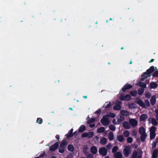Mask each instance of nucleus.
<instances>
[{"label": "nucleus", "mask_w": 158, "mask_h": 158, "mask_svg": "<svg viewBox=\"0 0 158 158\" xmlns=\"http://www.w3.org/2000/svg\"><path fill=\"white\" fill-rule=\"evenodd\" d=\"M101 123L104 126H106L108 125L110 123V121L108 118V115H104L102 118L101 119Z\"/></svg>", "instance_id": "f257e3e1"}, {"label": "nucleus", "mask_w": 158, "mask_h": 158, "mask_svg": "<svg viewBox=\"0 0 158 158\" xmlns=\"http://www.w3.org/2000/svg\"><path fill=\"white\" fill-rule=\"evenodd\" d=\"M135 102L136 103L138 104L140 106L143 108H146V106L145 105L143 102L139 98H137L135 99Z\"/></svg>", "instance_id": "f03ea898"}, {"label": "nucleus", "mask_w": 158, "mask_h": 158, "mask_svg": "<svg viewBox=\"0 0 158 158\" xmlns=\"http://www.w3.org/2000/svg\"><path fill=\"white\" fill-rule=\"evenodd\" d=\"M93 132H89L88 133L85 132L82 135V137L83 138L88 137L89 138H92L94 135Z\"/></svg>", "instance_id": "7ed1b4c3"}, {"label": "nucleus", "mask_w": 158, "mask_h": 158, "mask_svg": "<svg viewBox=\"0 0 158 158\" xmlns=\"http://www.w3.org/2000/svg\"><path fill=\"white\" fill-rule=\"evenodd\" d=\"M99 154L103 156L106 155L107 154V149L105 147H102L99 150Z\"/></svg>", "instance_id": "20e7f679"}, {"label": "nucleus", "mask_w": 158, "mask_h": 158, "mask_svg": "<svg viewBox=\"0 0 158 158\" xmlns=\"http://www.w3.org/2000/svg\"><path fill=\"white\" fill-rule=\"evenodd\" d=\"M131 97L129 94H127L125 96H120V100L121 101H128L130 100L131 99Z\"/></svg>", "instance_id": "39448f33"}, {"label": "nucleus", "mask_w": 158, "mask_h": 158, "mask_svg": "<svg viewBox=\"0 0 158 158\" xmlns=\"http://www.w3.org/2000/svg\"><path fill=\"white\" fill-rule=\"evenodd\" d=\"M59 142H56L54 144L51 146L49 148L50 151H54L57 149L59 147Z\"/></svg>", "instance_id": "423d86ee"}, {"label": "nucleus", "mask_w": 158, "mask_h": 158, "mask_svg": "<svg viewBox=\"0 0 158 158\" xmlns=\"http://www.w3.org/2000/svg\"><path fill=\"white\" fill-rule=\"evenodd\" d=\"M132 87V86L131 85L127 83L124 85L122 90L123 92H124L126 90L131 89Z\"/></svg>", "instance_id": "0eeeda50"}, {"label": "nucleus", "mask_w": 158, "mask_h": 158, "mask_svg": "<svg viewBox=\"0 0 158 158\" xmlns=\"http://www.w3.org/2000/svg\"><path fill=\"white\" fill-rule=\"evenodd\" d=\"M121 103L120 101H118L116 103V105L113 107L114 110H119L121 109Z\"/></svg>", "instance_id": "6e6552de"}, {"label": "nucleus", "mask_w": 158, "mask_h": 158, "mask_svg": "<svg viewBox=\"0 0 158 158\" xmlns=\"http://www.w3.org/2000/svg\"><path fill=\"white\" fill-rule=\"evenodd\" d=\"M157 69L156 67H154L153 66H151L149 69L147 70L146 72L148 73V74L151 75V74L155 70Z\"/></svg>", "instance_id": "1a4fd4ad"}, {"label": "nucleus", "mask_w": 158, "mask_h": 158, "mask_svg": "<svg viewBox=\"0 0 158 158\" xmlns=\"http://www.w3.org/2000/svg\"><path fill=\"white\" fill-rule=\"evenodd\" d=\"M123 151L124 156L126 157H127L129 154L130 148L128 146H127L125 147Z\"/></svg>", "instance_id": "9d476101"}, {"label": "nucleus", "mask_w": 158, "mask_h": 158, "mask_svg": "<svg viewBox=\"0 0 158 158\" xmlns=\"http://www.w3.org/2000/svg\"><path fill=\"white\" fill-rule=\"evenodd\" d=\"M129 122L130 124L132 126H135L137 124V121L135 119H131L129 120Z\"/></svg>", "instance_id": "9b49d317"}, {"label": "nucleus", "mask_w": 158, "mask_h": 158, "mask_svg": "<svg viewBox=\"0 0 158 158\" xmlns=\"http://www.w3.org/2000/svg\"><path fill=\"white\" fill-rule=\"evenodd\" d=\"M138 152L136 151H134L132 154L131 158H142V155H139L138 156Z\"/></svg>", "instance_id": "f8f14e48"}, {"label": "nucleus", "mask_w": 158, "mask_h": 158, "mask_svg": "<svg viewBox=\"0 0 158 158\" xmlns=\"http://www.w3.org/2000/svg\"><path fill=\"white\" fill-rule=\"evenodd\" d=\"M148 118V115L146 114H142L140 117L139 119L141 121H145Z\"/></svg>", "instance_id": "ddd939ff"}, {"label": "nucleus", "mask_w": 158, "mask_h": 158, "mask_svg": "<svg viewBox=\"0 0 158 158\" xmlns=\"http://www.w3.org/2000/svg\"><path fill=\"white\" fill-rule=\"evenodd\" d=\"M123 127L125 129H130L131 128L130 125L127 121L124 122L123 123Z\"/></svg>", "instance_id": "4468645a"}, {"label": "nucleus", "mask_w": 158, "mask_h": 158, "mask_svg": "<svg viewBox=\"0 0 158 158\" xmlns=\"http://www.w3.org/2000/svg\"><path fill=\"white\" fill-rule=\"evenodd\" d=\"M122 154L121 152H116L114 155L115 158H122Z\"/></svg>", "instance_id": "2eb2a0df"}, {"label": "nucleus", "mask_w": 158, "mask_h": 158, "mask_svg": "<svg viewBox=\"0 0 158 158\" xmlns=\"http://www.w3.org/2000/svg\"><path fill=\"white\" fill-rule=\"evenodd\" d=\"M91 152L94 154H95L97 152V148L95 146H92L90 148Z\"/></svg>", "instance_id": "dca6fc26"}, {"label": "nucleus", "mask_w": 158, "mask_h": 158, "mask_svg": "<svg viewBox=\"0 0 158 158\" xmlns=\"http://www.w3.org/2000/svg\"><path fill=\"white\" fill-rule=\"evenodd\" d=\"M156 102V97L155 95H153L150 100L151 104L152 106H153L155 104Z\"/></svg>", "instance_id": "f3484780"}, {"label": "nucleus", "mask_w": 158, "mask_h": 158, "mask_svg": "<svg viewBox=\"0 0 158 158\" xmlns=\"http://www.w3.org/2000/svg\"><path fill=\"white\" fill-rule=\"evenodd\" d=\"M151 75H149L148 74L147 72L146 71L145 73H143V74L141 75L142 79L143 80H144V79L147 78L148 77H150L151 76Z\"/></svg>", "instance_id": "a211bd4d"}, {"label": "nucleus", "mask_w": 158, "mask_h": 158, "mask_svg": "<svg viewBox=\"0 0 158 158\" xmlns=\"http://www.w3.org/2000/svg\"><path fill=\"white\" fill-rule=\"evenodd\" d=\"M121 114L123 116H127L129 115V112L125 110H122L120 111Z\"/></svg>", "instance_id": "6ab92c4d"}, {"label": "nucleus", "mask_w": 158, "mask_h": 158, "mask_svg": "<svg viewBox=\"0 0 158 158\" xmlns=\"http://www.w3.org/2000/svg\"><path fill=\"white\" fill-rule=\"evenodd\" d=\"M86 127L84 125H81L78 129V131L79 132H82L85 130Z\"/></svg>", "instance_id": "aec40b11"}, {"label": "nucleus", "mask_w": 158, "mask_h": 158, "mask_svg": "<svg viewBox=\"0 0 158 158\" xmlns=\"http://www.w3.org/2000/svg\"><path fill=\"white\" fill-rule=\"evenodd\" d=\"M117 140L119 142H123L124 140V138L123 136L122 135H118L117 137Z\"/></svg>", "instance_id": "412c9836"}, {"label": "nucleus", "mask_w": 158, "mask_h": 158, "mask_svg": "<svg viewBox=\"0 0 158 158\" xmlns=\"http://www.w3.org/2000/svg\"><path fill=\"white\" fill-rule=\"evenodd\" d=\"M158 153V150L157 149H155L152 154V158H156L157 156Z\"/></svg>", "instance_id": "4be33fe9"}, {"label": "nucleus", "mask_w": 158, "mask_h": 158, "mask_svg": "<svg viewBox=\"0 0 158 158\" xmlns=\"http://www.w3.org/2000/svg\"><path fill=\"white\" fill-rule=\"evenodd\" d=\"M139 133L140 135L146 134L145 130L143 127H141L139 129Z\"/></svg>", "instance_id": "5701e85b"}, {"label": "nucleus", "mask_w": 158, "mask_h": 158, "mask_svg": "<svg viewBox=\"0 0 158 158\" xmlns=\"http://www.w3.org/2000/svg\"><path fill=\"white\" fill-rule=\"evenodd\" d=\"M107 139L103 137L101 139L100 141V143L103 145H104L106 144L107 142Z\"/></svg>", "instance_id": "b1692460"}, {"label": "nucleus", "mask_w": 158, "mask_h": 158, "mask_svg": "<svg viewBox=\"0 0 158 158\" xmlns=\"http://www.w3.org/2000/svg\"><path fill=\"white\" fill-rule=\"evenodd\" d=\"M157 84L154 82H152L150 84V87L152 89H155L157 87Z\"/></svg>", "instance_id": "393cba45"}, {"label": "nucleus", "mask_w": 158, "mask_h": 158, "mask_svg": "<svg viewBox=\"0 0 158 158\" xmlns=\"http://www.w3.org/2000/svg\"><path fill=\"white\" fill-rule=\"evenodd\" d=\"M105 130V128L103 127H101L97 129V131L98 133L103 132Z\"/></svg>", "instance_id": "a878e982"}, {"label": "nucleus", "mask_w": 158, "mask_h": 158, "mask_svg": "<svg viewBox=\"0 0 158 158\" xmlns=\"http://www.w3.org/2000/svg\"><path fill=\"white\" fill-rule=\"evenodd\" d=\"M68 149L69 151L73 152L74 150V148L72 145L69 144L68 146Z\"/></svg>", "instance_id": "bb28decb"}, {"label": "nucleus", "mask_w": 158, "mask_h": 158, "mask_svg": "<svg viewBox=\"0 0 158 158\" xmlns=\"http://www.w3.org/2000/svg\"><path fill=\"white\" fill-rule=\"evenodd\" d=\"M67 143V142L65 140H63L62 142L60 144V146L62 147L65 148Z\"/></svg>", "instance_id": "cd10ccee"}, {"label": "nucleus", "mask_w": 158, "mask_h": 158, "mask_svg": "<svg viewBox=\"0 0 158 158\" xmlns=\"http://www.w3.org/2000/svg\"><path fill=\"white\" fill-rule=\"evenodd\" d=\"M140 135V139L141 141H144L146 139L147 136L146 134H142Z\"/></svg>", "instance_id": "c85d7f7f"}, {"label": "nucleus", "mask_w": 158, "mask_h": 158, "mask_svg": "<svg viewBox=\"0 0 158 158\" xmlns=\"http://www.w3.org/2000/svg\"><path fill=\"white\" fill-rule=\"evenodd\" d=\"M108 138L110 140H112L114 139V135L112 132L109 133L108 135Z\"/></svg>", "instance_id": "c756f323"}, {"label": "nucleus", "mask_w": 158, "mask_h": 158, "mask_svg": "<svg viewBox=\"0 0 158 158\" xmlns=\"http://www.w3.org/2000/svg\"><path fill=\"white\" fill-rule=\"evenodd\" d=\"M111 105V104L110 102H109V103H108V102H106L103 106V107L106 108H108L110 107Z\"/></svg>", "instance_id": "7c9ffc66"}, {"label": "nucleus", "mask_w": 158, "mask_h": 158, "mask_svg": "<svg viewBox=\"0 0 158 158\" xmlns=\"http://www.w3.org/2000/svg\"><path fill=\"white\" fill-rule=\"evenodd\" d=\"M137 94V91L135 90L131 91L130 93V95L132 96H135Z\"/></svg>", "instance_id": "2f4dec72"}, {"label": "nucleus", "mask_w": 158, "mask_h": 158, "mask_svg": "<svg viewBox=\"0 0 158 158\" xmlns=\"http://www.w3.org/2000/svg\"><path fill=\"white\" fill-rule=\"evenodd\" d=\"M96 119L94 118H91V119L87 120L86 123L88 124H90L95 122Z\"/></svg>", "instance_id": "473e14b6"}, {"label": "nucleus", "mask_w": 158, "mask_h": 158, "mask_svg": "<svg viewBox=\"0 0 158 158\" xmlns=\"http://www.w3.org/2000/svg\"><path fill=\"white\" fill-rule=\"evenodd\" d=\"M156 130V127L154 126L151 127L150 129V133H155Z\"/></svg>", "instance_id": "72a5a7b5"}, {"label": "nucleus", "mask_w": 158, "mask_h": 158, "mask_svg": "<svg viewBox=\"0 0 158 158\" xmlns=\"http://www.w3.org/2000/svg\"><path fill=\"white\" fill-rule=\"evenodd\" d=\"M144 92V89L143 88H139L138 89V94L141 95H142Z\"/></svg>", "instance_id": "f704fd0d"}, {"label": "nucleus", "mask_w": 158, "mask_h": 158, "mask_svg": "<svg viewBox=\"0 0 158 158\" xmlns=\"http://www.w3.org/2000/svg\"><path fill=\"white\" fill-rule=\"evenodd\" d=\"M152 123L154 126H156L158 124L157 122L154 118L152 119Z\"/></svg>", "instance_id": "c9c22d12"}, {"label": "nucleus", "mask_w": 158, "mask_h": 158, "mask_svg": "<svg viewBox=\"0 0 158 158\" xmlns=\"http://www.w3.org/2000/svg\"><path fill=\"white\" fill-rule=\"evenodd\" d=\"M155 133H150V139H154L156 136Z\"/></svg>", "instance_id": "e433bc0d"}, {"label": "nucleus", "mask_w": 158, "mask_h": 158, "mask_svg": "<svg viewBox=\"0 0 158 158\" xmlns=\"http://www.w3.org/2000/svg\"><path fill=\"white\" fill-rule=\"evenodd\" d=\"M109 129L110 130L113 131H114L116 129V128H115V126L113 125H112V124L110 125L109 126Z\"/></svg>", "instance_id": "4c0bfd02"}, {"label": "nucleus", "mask_w": 158, "mask_h": 158, "mask_svg": "<svg viewBox=\"0 0 158 158\" xmlns=\"http://www.w3.org/2000/svg\"><path fill=\"white\" fill-rule=\"evenodd\" d=\"M66 136L67 138H69L73 137L74 136V134H73V133H71L69 131L68 133L66 135Z\"/></svg>", "instance_id": "58836bf2"}, {"label": "nucleus", "mask_w": 158, "mask_h": 158, "mask_svg": "<svg viewBox=\"0 0 158 158\" xmlns=\"http://www.w3.org/2000/svg\"><path fill=\"white\" fill-rule=\"evenodd\" d=\"M124 120V118L123 117H122V116H120L119 118H118V119L117 123H118L117 124H118L121 123Z\"/></svg>", "instance_id": "ea45409f"}, {"label": "nucleus", "mask_w": 158, "mask_h": 158, "mask_svg": "<svg viewBox=\"0 0 158 158\" xmlns=\"http://www.w3.org/2000/svg\"><path fill=\"white\" fill-rule=\"evenodd\" d=\"M123 135L125 137H127L129 135L130 133L128 131H124Z\"/></svg>", "instance_id": "a19ab883"}, {"label": "nucleus", "mask_w": 158, "mask_h": 158, "mask_svg": "<svg viewBox=\"0 0 158 158\" xmlns=\"http://www.w3.org/2000/svg\"><path fill=\"white\" fill-rule=\"evenodd\" d=\"M118 149V147L117 146H114L112 149V152L113 153H116Z\"/></svg>", "instance_id": "79ce46f5"}, {"label": "nucleus", "mask_w": 158, "mask_h": 158, "mask_svg": "<svg viewBox=\"0 0 158 158\" xmlns=\"http://www.w3.org/2000/svg\"><path fill=\"white\" fill-rule=\"evenodd\" d=\"M65 148L62 147L61 146H60V148L59 149V152L60 153H63L64 151Z\"/></svg>", "instance_id": "37998d69"}, {"label": "nucleus", "mask_w": 158, "mask_h": 158, "mask_svg": "<svg viewBox=\"0 0 158 158\" xmlns=\"http://www.w3.org/2000/svg\"><path fill=\"white\" fill-rule=\"evenodd\" d=\"M36 123H38L39 124H41L43 123V119L41 118H38L36 120Z\"/></svg>", "instance_id": "c03bdc74"}, {"label": "nucleus", "mask_w": 158, "mask_h": 158, "mask_svg": "<svg viewBox=\"0 0 158 158\" xmlns=\"http://www.w3.org/2000/svg\"><path fill=\"white\" fill-rule=\"evenodd\" d=\"M106 115H108V118H109V117L114 118L116 116L115 114L114 113H110L108 114H106Z\"/></svg>", "instance_id": "a18cd8bd"}, {"label": "nucleus", "mask_w": 158, "mask_h": 158, "mask_svg": "<svg viewBox=\"0 0 158 158\" xmlns=\"http://www.w3.org/2000/svg\"><path fill=\"white\" fill-rule=\"evenodd\" d=\"M133 139L131 137H128L127 139V142L128 143H131L132 142Z\"/></svg>", "instance_id": "49530a36"}, {"label": "nucleus", "mask_w": 158, "mask_h": 158, "mask_svg": "<svg viewBox=\"0 0 158 158\" xmlns=\"http://www.w3.org/2000/svg\"><path fill=\"white\" fill-rule=\"evenodd\" d=\"M139 86L142 87L143 89L146 87V85L144 83L141 82L139 84Z\"/></svg>", "instance_id": "de8ad7c7"}, {"label": "nucleus", "mask_w": 158, "mask_h": 158, "mask_svg": "<svg viewBox=\"0 0 158 158\" xmlns=\"http://www.w3.org/2000/svg\"><path fill=\"white\" fill-rule=\"evenodd\" d=\"M145 105L146 106L149 107L150 106V104L148 100H146L145 101Z\"/></svg>", "instance_id": "09e8293b"}, {"label": "nucleus", "mask_w": 158, "mask_h": 158, "mask_svg": "<svg viewBox=\"0 0 158 158\" xmlns=\"http://www.w3.org/2000/svg\"><path fill=\"white\" fill-rule=\"evenodd\" d=\"M157 143V141L153 142L152 144V148L153 149L156 147V143Z\"/></svg>", "instance_id": "8fccbe9b"}, {"label": "nucleus", "mask_w": 158, "mask_h": 158, "mask_svg": "<svg viewBox=\"0 0 158 158\" xmlns=\"http://www.w3.org/2000/svg\"><path fill=\"white\" fill-rule=\"evenodd\" d=\"M153 77H158V71H156L152 74Z\"/></svg>", "instance_id": "3c124183"}, {"label": "nucleus", "mask_w": 158, "mask_h": 158, "mask_svg": "<svg viewBox=\"0 0 158 158\" xmlns=\"http://www.w3.org/2000/svg\"><path fill=\"white\" fill-rule=\"evenodd\" d=\"M87 158H94V156L93 154L90 153L87 155Z\"/></svg>", "instance_id": "603ef678"}, {"label": "nucleus", "mask_w": 158, "mask_h": 158, "mask_svg": "<svg viewBox=\"0 0 158 158\" xmlns=\"http://www.w3.org/2000/svg\"><path fill=\"white\" fill-rule=\"evenodd\" d=\"M145 96L148 99H149L151 96V95L149 93H147L145 94Z\"/></svg>", "instance_id": "864d4df0"}, {"label": "nucleus", "mask_w": 158, "mask_h": 158, "mask_svg": "<svg viewBox=\"0 0 158 158\" xmlns=\"http://www.w3.org/2000/svg\"><path fill=\"white\" fill-rule=\"evenodd\" d=\"M101 112V110L100 109H98L97 110L95 111V113L96 114H100Z\"/></svg>", "instance_id": "5fc2aeb1"}, {"label": "nucleus", "mask_w": 158, "mask_h": 158, "mask_svg": "<svg viewBox=\"0 0 158 158\" xmlns=\"http://www.w3.org/2000/svg\"><path fill=\"white\" fill-rule=\"evenodd\" d=\"M45 154V152H43L41 153L39 157H43Z\"/></svg>", "instance_id": "6e6d98bb"}, {"label": "nucleus", "mask_w": 158, "mask_h": 158, "mask_svg": "<svg viewBox=\"0 0 158 158\" xmlns=\"http://www.w3.org/2000/svg\"><path fill=\"white\" fill-rule=\"evenodd\" d=\"M95 126V124H91L89 125V127L91 128H93Z\"/></svg>", "instance_id": "4d7b16f0"}, {"label": "nucleus", "mask_w": 158, "mask_h": 158, "mask_svg": "<svg viewBox=\"0 0 158 158\" xmlns=\"http://www.w3.org/2000/svg\"><path fill=\"white\" fill-rule=\"evenodd\" d=\"M56 138L58 140H59L60 139V136L58 135H56L55 136Z\"/></svg>", "instance_id": "13d9d810"}, {"label": "nucleus", "mask_w": 158, "mask_h": 158, "mask_svg": "<svg viewBox=\"0 0 158 158\" xmlns=\"http://www.w3.org/2000/svg\"><path fill=\"white\" fill-rule=\"evenodd\" d=\"M154 60V59H152L151 60H150L149 61V62L150 63H151L152 62H153Z\"/></svg>", "instance_id": "bf43d9fd"}, {"label": "nucleus", "mask_w": 158, "mask_h": 158, "mask_svg": "<svg viewBox=\"0 0 158 158\" xmlns=\"http://www.w3.org/2000/svg\"><path fill=\"white\" fill-rule=\"evenodd\" d=\"M73 129L72 128L69 131V132H70V133H73Z\"/></svg>", "instance_id": "052dcab7"}, {"label": "nucleus", "mask_w": 158, "mask_h": 158, "mask_svg": "<svg viewBox=\"0 0 158 158\" xmlns=\"http://www.w3.org/2000/svg\"><path fill=\"white\" fill-rule=\"evenodd\" d=\"M112 122L113 123V124H115V119H114L113 121H112Z\"/></svg>", "instance_id": "680f3d73"}, {"label": "nucleus", "mask_w": 158, "mask_h": 158, "mask_svg": "<svg viewBox=\"0 0 158 158\" xmlns=\"http://www.w3.org/2000/svg\"><path fill=\"white\" fill-rule=\"evenodd\" d=\"M156 120L158 121V114H156Z\"/></svg>", "instance_id": "e2e57ef3"}, {"label": "nucleus", "mask_w": 158, "mask_h": 158, "mask_svg": "<svg viewBox=\"0 0 158 158\" xmlns=\"http://www.w3.org/2000/svg\"><path fill=\"white\" fill-rule=\"evenodd\" d=\"M156 114H158V110H156Z\"/></svg>", "instance_id": "0e129e2a"}, {"label": "nucleus", "mask_w": 158, "mask_h": 158, "mask_svg": "<svg viewBox=\"0 0 158 158\" xmlns=\"http://www.w3.org/2000/svg\"><path fill=\"white\" fill-rule=\"evenodd\" d=\"M130 19L131 21L132 22H133L134 21V19H133L132 18H131Z\"/></svg>", "instance_id": "69168bd1"}, {"label": "nucleus", "mask_w": 158, "mask_h": 158, "mask_svg": "<svg viewBox=\"0 0 158 158\" xmlns=\"http://www.w3.org/2000/svg\"><path fill=\"white\" fill-rule=\"evenodd\" d=\"M83 98H87V97L86 96H83Z\"/></svg>", "instance_id": "338daca9"}, {"label": "nucleus", "mask_w": 158, "mask_h": 158, "mask_svg": "<svg viewBox=\"0 0 158 158\" xmlns=\"http://www.w3.org/2000/svg\"><path fill=\"white\" fill-rule=\"evenodd\" d=\"M51 158H56L55 156H52Z\"/></svg>", "instance_id": "774afa93"}]
</instances>
